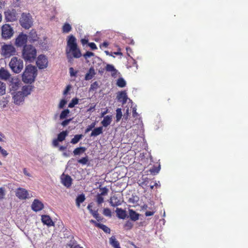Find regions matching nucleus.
<instances>
[{"label": "nucleus", "instance_id": "obj_62", "mask_svg": "<svg viewBox=\"0 0 248 248\" xmlns=\"http://www.w3.org/2000/svg\"><path fill=\"white\" fill-rule=\"evenodd\" d=\"M148 184V180H144L142 182H140L139 183L140 185L143 186H147Z\"/></svg>", "mask_w": 248, "mask_h": 248}, {"label": "nucleus", "instance_id": "obj_46", "mask_svg": "<svg viewBox=\"0 0 248 248\" xmlns=\"http://www.w3.org/2000/svg\"><path fill=\"white\" fill-rule=\"evenodd\" d=\"M78 162L81 164L82 165H85L88 162V156H86V157H82L81 159L78 160Z\"/></svg>", "mask_w": 248, "mask_h": 248}, {"label": "nucleus", "instance_id": "obj_13", "mask_svg": "<svg viewBox=\"0 0 248 248\" xmlns=\"http://www.w3.org/2000/svg\"><path fill=\"white\" fill-rule=\"evenodd\" d=\"M67 46V48L70 50H74L78 46L76 38L73 35H71L68 37Z\"/></svg>", "mask_w": 248, "mask_h": 248}, {"label": "nucleus", "instance_id": "obj_6", "mask_svg": "<svg viewBox=\"0 0 248 248\" xmlns=\"http://www.w3.org/2000/svg\"><path fill=\"white\" fill-rule=\"evenodd\" d=\"M2 36L5 39H9L13 35L14 30L9 24L4 25L1 28Z\"/></svg>", "mask_w": 248, "mask_h": 248}, {"label": "nucleus", "instance_id": "obj_23", "mask_svg": "<svg viewBox=\"0 0 248 248\" xmlns=\"http://www.w3.org/2000/svg\"><path fill=\"white\" fill-rule=\"evenodd\" d=\"M129 215L130 218L133 221H136L139 219V214L132 209L129 210Z\"/></svg>", "mask_w": 248, "mask_h": 248}, {"label": "nucleus", "instance_id": "obj_48", "mask_svg": "<svg viewBox=\"0 0 248 248\" xmlns=\"http://www.w3.org/2000/svg\"><path fill=\"white\" fill-rule=\"evenodd\" d=\"M94 55V53L90 51H87L83 56L85 59H87L92 56H93Z\"/></svg>", "mask_w": 248, "mask_h": 248}, {"label": "nucleus", "instance_id": "obj_56", "mask_svg": "<svg viewBox=\"0 0 248 248\" xmlns=\"http://www.w3.org/2000/svg\"><path fill=\"white\" fill-rule=\"evenodd\" d=\"M71 121V119L65 120L62 122V125L63 126H65L67 125V124H68Z\"/></svg>", "mask_w": 248, "mask_h": 248}, {"label": "nucleus", "instance_id": "obj_27", "mask_svg": "<svg viewBox=\"0 0 248 248\" xmlns=\"http://www.w3.org/2000/svg\"><path fill=\"white\" fill-rule=\"evenodd\" d=\"M10 77V74L9 72L4 69L3 68H1L0 69V78L6 80L8 79Z\"/></svg>", "mask_w": 248, "mask_h": 248}, {"label": "nucleus", "instance_id": "obj_29", "mask_svg": "<svg viewBox=\"0 0 248 248\" xmlns=\"http://www.w3.org/2000/svg\"><path fill=\"white\" fill-rule=\"evenodd\" d=\"M72 30V27L70 24L65 23L62 28V31L63 33H68Z\"/></svg>", "mask_w": 248, "mask_h": 248}, {"label": "nucleus", "instance_id": "obj_43", "mask_svg": "<svg viewBox=\"0 0 248 248\" xmlns=\"http://www.w3.org/2000/svg\"><path fill=\"white\" fill-rule=\"evenodd\" d=\"M103 213L104 215L106 217H111V211L108 208H104L103 210Z\"/></svg>", "mask_w": 248, "mask_h": 248}, {"label": "nucleus", "instance_id": "obj_15", "mask_svg": "<svg viewBox=\"0 0 248 248\" xmlns=\"http://www.w3.org/2000/svg\"><path fill=\"white\" fill-rule=\"evenodd\" d=\"M27 36L26 34H20L16 40V45L17 46H22L26 45L27 41Z\"/></svg>", "mask_w": 248, "mask_h": 248}, {"label": "nucleus", "instance_id": "obj_19", "mask_svg": "<svg viewBox=\"0 0 248 248\" xmlns=\"http://www.w3.org/2000/svg\"><path fill=\"white\" fill-rule=\"evenodd\" d=\"M42 222L48 227L53 226L54 225V222L49 216L42 215L41 217Z\"/></svg>", "mask_w": 248, "mask_h": 248}, {"label": "nucleus", "instance_id": "obj_40", "mask_svg": "<svg viewBox=\"0 0 248 248\" xmlns=\"http://www.w3.org/2000/svg\"><path fill=\"white\" fill-rule=\"evenodd\" d=\"M106 70L108 72H115L116 69L114 66L110 64H107L106 67Z\"/></svg>", "mask_w": 248, "mask_h": 248}, {"label": "nucleus", "instance_id": "obj_49", "mask_svg": "<svg viewBox=\"0 0 248 248\" xmlns=\"http://www.w3.org/2000/svg\"><path fill=\"white\" fill-rule=\"evenodd\" d=\"M131 108H132V115L134 118H136L138 116V113L137 112V108H136V105L134 106L132 105L131 106Z\"/></svg>", "mask_w": 248, "mask_h": 248}, {"label": "nucleus", "instance_id": "obj_16", "mask_svg": "<svg viewBox=\"0 0 248 248\" xmlns=\"http://www.w3.org/2000/svg\"><path fill=\"white\" fill-rule=\"evenodd\" d=\"M44 208L43 203L37 199H35L31 204V209L35 212L41 211Z\"/></svg>", "mask_w": 248, "mask_h": 248}, {"label": "nucleus", "instance_id": "obj_60", "mask_svg": "<svg viewBox=\"0 0 248 248\" xmlns=\"http://www.w3.org/2000/svg\"><path fill=\"white\" fill-rule=\"evenodd\" d=\"M23 173L26 176H29V177L31 176V174L27 170L26 168H24L23 169Z\"/></svg>", "mask_w": 248, "mask_h": 248}, {"label": "nucleus", "instance_id": "obj_3", "mask_svg": "<svg viewBox=\"0 0 248 248\" xmlns=\"http://www.w3.org/2000/svg\"><path fill=\"white\" fill-rule=\"evenodd\" d=\"M11 70L15 73H19L23 68V62L16 57L12 58L9 63Z\"/></svg>", "mask_w": 248, "mask_h": 248}, {"label": "nucleus", "instance_id": "obj_18", "mask_svg": "<svg viewBox=\"0 0 248 248\" xmlns=\"http://www.w3.org/2000/svg\"><path fill=\"white\" fill-rule=\"evenodd\" d=\"M118 100L123 104L126 103L128 99L127 95L125 91L119 92L117 95Z\"/></svg>", "mask_w": 248, "mask_h": 248}, {"label": "nucleus", "instance_id": "obj_38", "mask_svg": "<svg viewBox=\"0 0 248 248\" xmlns=\"http://www.w3.org/2000/svg\"><path fill=\"white\" fill-rule=\"evenodd\" d=\"M91 213L97 221L101 220V218L98 213L97 210L93 211V210H91Z\"/></svg>", "mask_w": 248, "mask_h": 248}, {"label": "nucleus", "instance_id": "obj_24", "mask_svg": "<svg viewBox=\"0 0 248 248\" xmlns=\"http://www.w3.org/2000/svg\"><path fill=\"white\" fill-rule=\"evenodd\" d=\"M32 89V86H30V85L24 86L22 87V91L21 92L23 93V94L25 97L31 93Z\"/></svg>", "mask_w": 248, "mask_h": 248}, {"label": "nucleus", "instance_id": "obj_57", "mask_svg": "<svg viewBox=\"0 0 248 248\" xmlns=\"http://www.w3.org/2000/svg\"><path fill=\"white\" fill-rule=\"evenodd\" d=\"M138 200V198L137 197H133L131 198H130L129 200V202L132 203H136Z\"/></svg>", "mask_w": 248, "mask_h": 248}, {"label": "nucleus", "instance_id": "obj_34", "mask_svg": "<svg viewBox=\"0 0 248 248\" xmlns=\"http://www.w3.org/2000/svg\"><path fill=\"white\" fill-rule=\"evenodd\" d=\"M6 84L0 81V95H2L5 93Z\"/></svg>", "mask_w": 248, "mask_h": 248}, {"label": "nucleus", "instance_id": "obj_36", "mask_svg": "<svg viewBox=\"0 0 248 248\" xmlns=\"http://www.w3.org/2000/svg\"><path fill=\"white\" fill-rule=\"evenodd\" d=\"M69 112L70 111L68 109H65L62 110L60 116V119H63L65 118L67 116Z\"/></svg>", "mask_w": 248, "mask_h": 248}, {"label": "nucleus", "instance_id": "obj_59", "mask_svg": "<svg viewBox=\"0 0 248 248\" xmlns=\"http://www.w3.org/2000/svg\"><path fill=\"white\" fill-rule=\"evenodd\" d=\"M0 153L3 156H5V157L8 155V153H7V151L3 149V148H2L0 150Z\"/></svg>", "mask_w": 248, "mask_h": 248}, {"label": "nucleus", "instance_id": "obj_45", "mask_svg": "<svg viewBox=\"0 0 248 248\" xmlns=\"http://www.w3.org/2000/svg\"><path fill=\"white\" fill-rule=\"evenodd\" d=\"M8 102L9 101L6 98H3V99L0 101V106L2 108H4L6 106Z\"/></svg>", "mask_w": 248, "mask_h": 248}, {"label": "nucleus", "instance_id": "obj_63", "mask_svg": "<svg viewBox=\"0 0 248 248\" xmlns=\"http://www.w3.org/2000/svg\"><path fill=\"white\" fill-rule=\"evenodd\" d=\"M81 44H82V45H85L86 44H87L88 42V39H82L81 40Z\"/></svg>", "mask_w": 248, "mask_h": 248}, {"label": "nucleus", "instance_id": "obj_37", "mask_svg": "<svg viewBox=\"0 0 248 248\" xmlns=\"http://www.w3.org/2000/svg\"><path fill=\"white\" fill-rule=\"evenodd\" d=\"M122 117V112L121 108H118L116 109V122H119L121 120Z\"/></svg>", "mask_w": 248, "mask_h": 248}, {"label": "nucleus", "instance_id": "obj_11", "mask_svg": "<svg viewBox=\"0 0 248 248\" xmlns=\"http://www.w3.org/2000/svg\"><path fill=\"white\" fill-rule=\"evenodd\" d=\"M72 53V54L73 57L75 58H79L81 56V53L80 50L78 48V46L74 50H68V48L66 49V53L67 55V57L68 59L70 60L72 59V57L70 53Z\"/></svg>", "mask_w": 248, "mask_h": 248}, {"label": "nucleus", "instance_id": "obj_35", "mask_svg": "<svg viewBox=\"0 0 248 248\" xmlns=\"http://www.w3.org/2000/svg\"><path fill=\"white\" fill-rule=\"evenodd\" d=\"M78 99L77 98H74L68 104V107L70 108H74L76 105L78 104Z\"/></svg>", "mask_w": 248, "mask_h": 248}, {"label": "nucleus", "instance_id": "obj_5", "mask_svg": "<svg viewBox=\"0 0 248 248\" xmlns=\"http://www.w3.org/2000/svg\"><path fill=\"white\" fill-rule=\"evenodd\" d=\"M16 196L20 200H25L32 197L26 189L18 187L15 191Z\"/></svg>", "mask_w": 248, "mask_h": 248}, {"label": "nucleus", "instance_id": "obj_50", "mask_svg": "<svg viewBox=\"0 0 248 248\" xmlns=\"http://www.w3.org/2000/svg\"><path fill=\"white\" fill-rule=\"evenodd\" d=\"M68 246L70 248H83L82 247L79 246L78 245H75L74 242H72V241H71L70 243L68 244Z\"/></svg>", "mask_w": 248, "mask_h": 248}, {"label": "nucleus", "instance_id": "obj_1", "mask_svg": "<svg viewBox=\"0 0 248 248\" xmlns=\"http://www.w3.org/2000/svg\"><path fill=\"white\" fill-rule=\"evenodd\" d=\"M37 69L34 66L29 64L26 66L22 75V80L25 83H31L37 76Z\"/></svg>", "mask_w": 248, "mask_h": 248}, {"label": "nucleus", "instance_id": "obj_52", "mask_svg": "<svg viewBox=\"0 0 248 248\" xmlns=\"http://www.w3.org/2000/svg\"><path fill=\"white\" fill-rule=\"evenodd\" d=\"M101 190H102V191L101 193H100L99 194L102 195V196H105L106 195H107L108 194V189L106 187H103L102 188H101Z\"/></svg>", "mask_w": 248, "mask_h": 248}, {"label": "nucleus", "instance_id": "obj_2", "mask_svg": "<svg viewBox=\"0 0 248 248\" xmlns=\"http://www.w3.org/2000/svg\"><path fill=\"white\" fill-rule=\"evenodd\" d=\"M36 48L31 45H26L23 46L22 55L26 62H33L36 57Z\"/></svg>", "mask_w": 248, "mask_h": 248}, {"label": "nucleus", "instance_id": "obj_51", "mask_svg": "<svg viewBox=\"0 0 248 248\" xmlns=\"http://www.w3.org/2000/svg\"><path fill=\"white\" fill-rule=\"evenodd\" d=\"M66 103H67V101L66 100L62 99L60 102V104L59 105V108H62L64 107V106L65 105Z\"/></svg>", "mask_w": 248, "mask_h": 248}, {"label": "nucleus", "instance_id": "obj_12", "mask_svg": "<svg viewBox=\"0 0 248 248\" xmlns=\"http://www.w3.org/2000/svg\"><path fill=\"white\" fill-rule=\"evenodd\" d=\"M24 95L21 92H17L13 94V98L14 103L17 105H20L24 101Z\"/></svg>", "mask_w": 248, "mask_h": 248}, {"label": "nucleus", "instance_id": "obj_47", "mask_svg": "<svg viewBox=\"0 0 248 248\" xmlns=\"http://www.w3.org/2000/svg\"><path fill=\"white\" fill-rule=\"evenodd\" d=\"M133 226V223L130 221H127L124 224V228L126 230H130Z\"/></svg>", "mask_w": 248, "mask_h": 248}, {"label": "nucleus", "instance_id": "obj_22", "mask_svg": "<svg viewBox=\"0 0 248 248\" xmlns=\"http://www.w3.org/2000/svg\"><path fill=\"white\" fill-rule=\"evenodd\" d=\"M103 126L94 128L91 133L90 137H96L103 133Z\"/></svg>", "mask_w": 248, "mask_h": 248}, {"label": "nucleus", "instance_id": "obj_33", "mask_svg": "<svg viewBox=\"0 0 248 248\" xmlns=\"http://www.w3.org/2000/svg\"><path fill=\"white\" fill-rule=\"evenodd\" d=\"M97 227L99 228L100 229H101L106 233H109L110 232V229L107 226L103 224H98Z\"/></svg>", "mask_w": 248, "mask_h": 248}, {"label": "nucleus", "instance_id": "obj_42", "mask_svg": "<svg viewBox=\"0 0 248 248\" xmlns=\"http://www.w3.org/2000/svg\"><path fill=\"white\" fill-rule=\"evenodd\" d=\"M103 196L99 194V193L97 194L96 196V201L98 204H100L104 202V198L102 197Z\"/></svg>", "mask_w": 248, "mask_h": 248}, {"label": "nucleus", "instance_id": "obj_39", "mask_svg": "<svg viewBox=\"0 0 248 248\" xmlns=\"http://www.w3.org/2000/svg\"><path fill=\"white\" fill-rule=\"evenodd\" d=\"M99 87L98 83L97 81L93 83L90 86L89 91L92 92L96 90Z\"/></svg>", "mask_w": 248, "mask_h": 248}, {"label": "nucleus", "instance_id": "obj_25", "mask_svg": "<svg viewBox=\"0 0 248 248\" xmlns=\"http://www.w3.org/2000/svg\"><path fill=\"white\" fill-rule=\"evenodd\" d=\"M111 116L107 115L104 117L103 120L101 122V124L104 127H107L111 122Z\"/></svg>", "mask_w": 248, "mask_h": 248}, {"label": "nucleus", "instance_id": "obj_58", "mask_svg": "<svg viewBox=\"0 0 248 248\" xmlns=\"http://www.w3.org/2000/svg\"><path fill=\"white\" fill-rule=\"evenodd\" d=\"M21 2L20 0H16V1H14L13 5L15 7H18L20 5Z\"/></svg>", "mask_w": 248, "mask_h": 248}, {"label": "nucleus", "instance_id": "obj_53", "mask_svg": "<svg viewBox=\"0 0 248 248\" xmlns=\"http://www.w3.org/2000/svg\"><path fill=\"white\" fill-rule=\"evenodd\" d=\"M5 196V190L2 187H0V200L4 198Z\"/></svg>", "mask_w": 248, "mask_h": 248}, {"label": "nucleus", "instance_id": "obj_10", "mask_svg": "<svg viewBox=\"0 0 248 248\" xmlns=\"http://www.w3.org/2000/svg\"><path fill=\"white\" fill-rule=\"evenodd\" d=\"M3 54L5 57H9L15 55L16 53L15 48L11 45H5L2 47Z\"/></svg>", "mask_w": 248, "mask_h": 248}, {"label": "nucleus", "instance_id": "obj_8", "mask_svg": "<svg viewBox=\"0 0 248 248\" xmlns=\"http://www.w3.org/2000/svg\"><path fill=\"white\" fill-rule=\"evenodd\" d=\"M36 65L40 69L46 68L48 65L47 58L43 55H39L36 61Z\"/></svg>", "mask_w": 248, "mask_h": 248}, {"label": "nucleus", "instance_id": "obj_61", "mask_svg": "<svg viewBox=\"0 0 248 248\" xmlns=\"http://www.w3.org/2000/svg\"><path fill=\"white\" fill-rule=\"evenodd\" d=\"M154 214V212L152 211H146L145 212V216L146 217L151 216H153Z\"/></svg>", "mask_w": 248, "mask_h": 248}, {"label": "nucleus", "instance_id": "obj_30", "mask_svg": "<svg viewBox=\"0 0 248 248\" xmlns=\"http://www.w3.org/2000/svg\"><path fill=\"white\" fill-rule=\"evenodd\" d=\"M85 151L86 148L85 147H80L76 148L73 151V154L75 155H78L83 153Z\"/></svg>", "mask_w": 248, "mask_h": 248}, {"label": "nucleus", "instance_id": "obj_32", "mask_svg": "<svg viewBox=\"0 0 248 248\" xmlns=\"http://www.w3.org/2000/svg\"><path fill=\"white\" fill-rule=\"evenodd\" d=\"M116 85L121 88L124 87L126 85V81L123 78H120L117 81Z\"/></svg>", "mask_w": 248, "mask_h": 248}, {"label": "nucleus", "instance_id": "obj_4", "mask_svg": "<svg viewBox=\"0 0 248 248\" xmlns=\"http://www.w3.org/2000/svg\"><path fill=\"white\" fill-rule=\"evenodd\" d=\"M20 23L23 28L29 29L33 24L31 16L30 14L23 13L20 19Z\"/></svg>", "mask_w": 248, "mask_h": 248}, {"label": "nucleus", "instance_id": "obj_28", "mask_svg": "<svg viewBox=\"0 0 248 248\" xmlns=\"http://www.w3.org/2000/svg\"><path fill=\"white\" fill-rule=\"evenodd\" d=\"M83 136L82 134H78L75 135L74 138L72 139L71 143L73 144H77L83 138Z\"/></svg>", "mask_w": 248, "mask_h": 248}, {"label": "nucleus", "instance_id": "obj_64", "mask_svg": "<svg viewBox=\"0 0 248 248\" xmlns=\"http://www.w3.org/2000/svg\"><path fill=\"white\" fill-rule=\"evenodd\" d=\"M66 148H67L66 146H60L59 147V150L60 151H64V150H66Z\"/></svg>", "mask_w": 248, "mask_h": 248}, {"label": "nucleus", "instance_id": "obj_44", "mask_svg": "<svg viewBox=\"0 0 248 248\" xmlns=\"http://www.w3.org/2000/svg\"><path fill=\"white\" fill-rule=\"evenodd\" d=\"M160 170V165H159L158 167L154 166L152 169L150 170V171L154 174H157L159 172Z\"/></svg>", "mask_w": 248, "mask_h": 248}, {"label": "nucleus", "instance_id": "obj_21", "mask_svg": "<svg viewBox=\"0 0 248 248\" xmlns=\"http://www.w3.org/2000/svg\"><path fill=\"white\" fill-rule=\"evenodd\" d=\"M115 211L117 214V216L120 219H124L127 216L126 211L122 208H117Z\"/></svg>", "mask_w": 248, "mask_h": 248}, {"label": "nucleus", "instance_id": "obj_20", "mask_svg": "<svg viewBox=\"0 0 248 248\" xmlns=\"http://www.w3.org/2000/svg\"><path fill=\"white\" fill-rule=\"evenodd\" d=\"M96 73L95 72L94 69L93 67H91L87 72V73L86 74L85 76V80H89L92 79L94 76L95 75Z\"/></svg>", "mask_w": 248, "mask_h": 248}, {"label": "nucleus", "instance_id": "obj_55", "mask_svg": "<svg viewBox=\"0 0 248 248\" xmlns=\"http://www.w3.org/2000/svg\"><path fill=\"white\" fill-rule=\"evenodd\" d=\"M88 46L92 50H95L97 48L95 44L94 43H88Z\"/></svg>", "mask_w": 248, "mask_h": 248}, {"label": "nucleus", "instance_id": "obj_7", "mask_svg": "<svg viewBox=\"0 0 248 248\" xmlns=\"http://www.w3.org/2000/svg\"><path fill=\"white\" fill-rule=\"evenodd\" d=\"M5 18L7 22H13L17 20V14L15 9L8 10L4 13Z\"/></svg>", "mask_w": 248, "mask_h": 248}, {"label": "nucleus", "instance_id": "obj_54", "mask_svg": "<svg viewBox=\"0 0 248 248\" xmlns=\"http://www.w3.org/2000/svg\"><path fill=\"white\" fill-rule=\"evenodd\" d=\"M69 72L71 77H75L76 76L77 72L75 71L74 68L73 67H70L69 68Z\"/></svg>", "mask_w": 248, "mask_h": 248}, {"label": "nucleus", "instance_id": "obj_41", "mask_svg": "<svg viewBox=\"0 0 248 248\" xmlns=\"http://www.w3.org/2000/svg\"><path fill=\"white\" fill-rule=\"evenodd\" d=\"M96 125L95 122L92 123L90 125H89L86 129H85V133H87L89 132H90L91 130H93V129L95 127V126Z\"/></svg>", "mask_w": 248, "mask_h": 248}, {"label": "nucleus", "instance_id": "obj_17", "mask_svg": "<svg viewBox=\"0 0 248 248\" xmlns=\"http://www.w3.org/2000/svg\"><path fill=\"white\" fill-rule=\"evenodd\" d=\"M122 201L116 195H114L110 199L109 203L113 207H117L121 205Z\"/></svg>", "mask_w": 248, "mask_h": 248}, {"label": "nucleus", "instance_id": "obj_9", "mask_svg": "<svg viewBox=\"0 0 248 248\" xmlns=\"http://www.w3.org/2000/svg\"><path fill=\"white\" fill-rule=\"evenodd\" d=\"M68 134V132L67 130L65 131H62V132H60L57 136V139H55L52 141V145L55 147H57L59 146V142H62L65 139L66 136Z\"/></svg>", "mask_w": 248, "mask_h": 248}, {"label": "nucleus", "instance_id": "obj_31", "mask_svg": "<svg viewBox=\"0 0 248 248\" xmlns=\"http://www.w3.org/2000/svg\"><path fill=\"white\" fill-rule=\"evenodd\" d=\"M85 200V196L83 194L78 195L76 198V204L79 207L80 203L83 202Z\"/></svg>", "mask_w": 248, "mask_h": 248}, {"label": "nucleus", "instance_id": "obj_14", "mask_svg": "<svg viewBox=\"0 0 248 248\" xmlns=\"http://www.w3.org/2000/svg\"><path fill=\"white\" fill-rule=\"evenodd\" d=\"M61 183L65 187L69 188L71 186L72 179L69 175L63 173L61 176Z\"/></svg>", "mask_w": 248, "mask_h": 248}, {"label": "nucleus", "instance_id": "obj_26", "mask_svg": "<svg viewBox=\"0 0 248 248\" xmlns=\"http://www.w3.org/2000/svg\"><path fill=\"white\" fill-rule=\"evenodd\" d=\"M109 243L114 248H121L119 242L116 240L115 236H111L109 238Z\"/></svg>", "mask_w": 248, "mask_h": 248}]
</instances>
